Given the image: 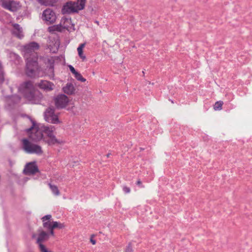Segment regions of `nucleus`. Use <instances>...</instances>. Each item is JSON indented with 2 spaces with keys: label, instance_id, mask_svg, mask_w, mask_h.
Returning a JSON list of instances; mask_svg holds the SVG:
<instances>
[{
  "label": "nucleus",
  "instance_id": "obj_29",
  "mask_svg": "<svg viewBox=\"0 0 252 252\" xmlns=\"http://www.w3.org/2000/svg\"><path fill=\"white\" fill-rule=\"evenodd\" d=\"M52 218L51 215H46L41 218L43 222H46L47 221H50Z\"/></svg>",
  "mask_w": 252,
  "mask_h": 252
},
{
  "label": "nucleus",
  "instance_id": "obj_34",
  "mask_svg": "<svg viewBox=\"0 0 252 252\" xmlns=\"http://www.w3.org/2000/svg\"><path fill=\"white\" fill-rule=\"evenodd\" d=\"M54 229H51L48 230H49V232L48 233L49 234V235H51L52 236H54Z\"/></svg>",
  "mask_w": 252,
  "mask_h": 252
},
{
  "label": "nucleus",
  "instance_id": "obj_3",
  "mask_svg": "<svg viewBox=\"0 0 252 252\" xmlns=\"http://www.w3.org/2000/svg\"><path fill=\"white\" fill-rule=\"evenodd\" d=\"M32 126L26 129V131L29 133V138L34 142H38L40 140L43 141L44 136L43 131L39 129V126L36 122L30 118Z\"/></svg>",
  "mask_w": 252,
  "mask_h": 252
},
{
  "label": "nucleus",
  "instance_id": "obj_26",
  "mask_svg": "<svg viewBox=\"0 0 252 252\" xmlns=\"http://www.w3.org/2000/svg\"><path fill=\"white\" fill-rule=\"evenodd\" d=\"M65 225L63 223H61L58 221H54V229L55 228H59V229H63L64 228Z\"/></svg>",
  "mask_w": 252,
  "mask_h": 252
},
{
  "label": "nucleus",
  "instance_id": "obj_5",
  "mask_svg": "<svg viewBox=\"0 0 252 252\" xmlns=\"http://www.w3.org/2000/svg\"><path fill=\"white\" fill-rule=\"evenodd\" d=\"M38 69L37 58H28L26 60V73L28 76L33 77Z\"/></svg>",
  "mask_w": 252,
  "mask_h": 252
},
{
  "label": "nucleus",
  "instance_id": "obj_6",
  "mask_svg": "<svg viewBox=\"0 0 252 252\" xmlns=\"http://www.w3.org/2000/svg\"><path fill=\"white\" fill-rule=\"evenodd\" d=\"M56 108L57 109L65 108L69 103V100L65 94H59L54 99Z\"/></svg>",
  "mask_w": 252,
  "mask_h": 252
},
{
  "label": "nucleus",
  "instance_id": "obj_2",
  "mask_svg": "<svg viewBox=\"0 0 252 252\" xmlns=\"http://www.w3.org/2000/svg\"><path fill=\"white\" fill-rule=\"evenodd\" d=\"M86 0H78L77 2L69 1L66 2L62 9L63 14L77 13L84 9Z\"/></svg>",
  "mask_w": 252,
  "mask_h": 252
},
{
  "label": "nucleus",
  "instance_id": "obj_1",
  "mask_svg": "<svg viewBox=\"0 0 252 252\" xmlns=\"http://www.w3.org/2000/svg\"><path fill=\"white\" fill-rule=\"evenodd\" d=\"M19 90L23 96L32 104H40L43 98L41 93L35 92L34 86L31 81L21 83Z\"/></svg>",
  "mask_w": 252,
  "mask_h": 252
},
{
  "label": "nucleus",
  "instance_id": "obj_36",
  "mask_svg": "<svg viewBox=\"0 0 252 252\" xmlns=\"http://www.w3.org/2000/svg\"><path fill=\"white\" fill-rule=\"evenodd\" d=\"M90 242L93 245H95L96 244L95 240L93 239L92 238L90 239Z\"/></svg>",
  "mask_w": 252,
  "mask_h": 252
},
{
  "label": "nucleus",
  "instance_id": "obj_40",
  "mask_svg": "<svg viewBox=\"0 0 252 252\" xmlns=\"http://www.w3.org/2000/svg\"><path fill=\"white\" fill-rule=\"evenodd\" d=\"M169 100L172 103H174V101L172 100L169 99Z\"/></svg>",
  "mask_w": 252,
  "mask_h": 252
},
{
  "label": "nucleus",
  "instance_id": "obj_20",
  "mask_svg": "<svg viewBox=\"0 0 252 252\" xmlns=\"http://www.w3.org/2000/svg\"><path fill=\"white\" fill-rule=\"evenodd\" d=\"M73 75L75 79L79 81L85 82L86 81V79L78 71H77Z\"/></svg>",
  "mask_w": 252,
  "mask_h": 252
},
{
  "label": "nucleus",
  "instance_id": "obj_42",
  "mask_svg": "<svg viewBox=\"0 0 252 252\" xmlns=\"http://www.w3.org/2000/svg\"><path fill=\"white\" fill-rule=\"evenodd\" d=\"M27 252H32V251H28Z\"/></svg>",
  "mask_w": 252,
  "mask_h": 252
},
{
  "label": "nucleus",
  "instance_id": "obj_11",
  "mask_svg": "<svg viewBox=\"0 0 252 252\" xmlns=\"http://www.w3.org/2000/svg\"><path fill=\"white\" fill-rule=\"evenodd\" d=\"M38 86L41 89L49 92L54 89V84L48 81L41 80L38 83Z\"/></svg>",
  "mask_w": 252,
  "mask_h": 252
},
{
  "label": "nucleus",
  "instance_id": "obj_22",
  "mask_svg": "<svg viewBox=\"0 0 252 252\" xmlns=\"http://www.w3.org/2000/svg\"><path fill=\"white\" fill-rule=\"evenodd\" d=\"M40 2L45 5L53 6L55 2V0H39Z\"/></svg>",
  "mask_w": 252,
  "mask_h": 252
},
{
  "label": "nucleus",
  "instance_id": "obj_13",
  "mask_svg": "<svg viewBox=\"0 0 252 252\" xmlns=\"http://www.w3.org/2000/svg\"><path fill=\"white\" fill-rule=\"evenodd\" d=\"M63 91L68 95H73L75 93L76 89L71 83H67L65 86L62 88Z\"/></svg>",
  "mask_w": 252,
  "mask_h": 252
},
{
  "label": "nucleus",
  "instance_id": "obj_16",
  "mask_svg": "<svg viewBox=\"0 0 252 252\" xmlns=\"http://www.w3.org/2000/svg\"><path fill=\"white\" fill-rule=\"evenodd\" d=\"M64 29V27L62 26L61 24L50 26L48 28V31L50 32H61Z\"/></svg>",
  "mask_w": 252,
  "mask_h": 252
},
{
  "label": "nucleus",
  "instance_id": "obj_43",
  "mask_svg": "<svg viewBox=\"0 0 252 252\" xmlns=\"http://www.w3.org/2000/svg\"><path fill=\"white\" fill-rule=\"evenodd\" d=\"M142 73H143V74H144V73H145L144 71H142Z\"/></svg>",
  "mask_w": 252,
  "mask_h": 252
},
{
  "label": "nucleus",
  "instance_id": "obj_12",
  "mask_svg": "<svg viewBox=\"0 0 252 252\" xmlns=\"http://www.w3.org/2000/svg\"><path fill=\"white\" fill-rule=\"evenodd\" d=\"M13 27V34L19 39H22L24 37V34L22 28L20 27V25L16 23L14 25Z\"/></svg>",
  "mask_w": 252,
  "mask_h": 252
},
{
  "label": "nucleus",
  "instance_id": "obj_8",
  "mask_svg": "<svg viewBox=\"0 0 252 252\" xmlns=\"http://www.w3.org/2000/svg\"><path fill=\"white\" fill-rule=\"evenodd\" d=\"M43 142L49 146L62 145L64 143L62 139H57L54 134L45 135L43 138Z\"/></svg>",
  "mask_w": 252,
  "mask_h": 252
},
{
  "label": "nucleus",
  "instance_id": "obj_7",
  "mask_svg": "<svg viewBox=\"0 0 252 252\" xmlns=\"http://www.w3.org/2000/svg\"><path fill=\"white\" fill-rule=\"evenodd\" d=\"M38 172L39 170L35 161L27 163L23 170V173L26 175H34Z\"/></svg>",
  "mask_w": 252,
  "mask_h": 252
},
{
  "label": "nucleus",
  "instance_id": "obj_37",
  "mask_svg": "<svg viewBox=\"0 0 252 252\" xmlns=\"http://www.w3.org/2000/svg\"><path fill=\"white\" fill-rule=\"evenodd\" d=\"M53 63H54V61H53L52 63H50V67L53 68V66H54Z\"/></svg>",
  "mask_w": 252,
  "mask_h": 252
},
{
  "label": "nucleus",
  "instance_id": "obj_18",
  "mask_svg": "<svg viewBox=\"0 0 252 252\" xmlns=\"http://www.w3.org/2000/svg\"><path fill=\"white\" fill-rule=\"evenodd\" d=\"M43 226L45 229L47 230L54 229V221L52 222L50 221L44 222H43Z\"/></svg>",
  "mask_w": 252,
  "mask_h": 252
},
{
  "label": "nucleus",
  "instance_id": "obj_21",
  "mask_svg": "<svg viewBox=\"0 0 252 252\" xmlns=\"http://www.w3.org/2000/svg\"><path fill=\"white\" fill-rule=\"evenodd\" d=\"M50 121L52 124H58L60 123L58 116L55 114L50 117Z\"/></svg>",
  "mask_w": 252,
  "mask_h": 252
},
{
  "label": "nucleus",
  "instance_id": "obj_32",
  "mask_svg": "<svg viewBox=\"0 0 252 252\" xmlns=\"http://www.w3.org/2000/svg\"><path fill=\"white\" fill-rule=\"evenodd\" d=\"M68 67L70 71L74 75L77 71L75 70L74 67L72 65H68Z\"/></svg>",
  "mask_w": 252,
  "mask_h": 252
},
{
  "label": "nucleus",
  "instance_id": "obj_25",
  "mask_svg": "<svg viewBox=\"0 0 252 252\" xmlns=\"http://www.w3.org/2000/svg\"><path fill=\"white\" fill-rule=\"evenodd\" d=\"M12 2H13V1H11V0H9L8 2H6V3L3 4L4 7L10 11H13L14 10L12 9Z\"/></svg>",
  "mask_w": 252,
  "mask_h": 252
},
{
  "label": "nucleus",
  "instance_id": "obj_39",
  "mask_svg": "<svg viewBox=\"0 0 252 252\" xmlns=\"http://www.w3.org/2000/svg\"><path fill=\"white\" fill-rule=\"evenodd\" d=\"M110 155H111V153H108V154H107L106 155V156L107 158H109V157H110Z\"/></svg>",
  "mask_w": 252,
  "mask_h": 252
},
{
  "label": "nucleus",
  "instance_id": "obj_24",
  "mask_svg": "<svg viewBox=\"0 0 252 252\" xmlns=\"http://www.w3.org/2000/svg\"><path fill=\"white\" fill-rule=\"evenodd\" d=\"M54 46H55V48H53L51 45H50V47H49L50 51L53 53H56L58 52L59 46H60V43L56 42L55 44H54Z\"/></svg>",
  "mask_w": 252,
  "mask_h": 252
},
{
  "label": "nucleus",
  "instance_id": "obj_31",
  "mask_svg": "<svg viewBox=\"0 0 252 252\" xmlns=\"http://www.w3.org/2000/svg\"><path fill=\"white\" fill-rule=\"evenodd\" d=\"M123 190L125 193H128L130 191V189L127 186H124L123 187Z\"/></svg>",
  "mask_w": 252,
  "mask_h": 252
},
{
  "label": "nucleus",
  "instance_id": "obj_30",
  "mask_svg": "<svg viewBox=\"0 0 252 252\" xmlns=\"http://www.w3.org/2000/svg\"><path fill=\"white\" fill-rule=\"evenodd\" d=\"M83 49H79L77 48V51L78 53V56L80 58L83 59V60L86 59V56L83 55Z\"/></svg>",
  "mask_w": 252,
  "mask_h": 252
},
{
  "label": "nucleus",
  "instance_id": "obj_35",
  "mask_svg": "<svg viewBox=\"0 0 252 252\" xmlns=\"http://www.w3.org/2000/svg\"><path fill=\"white\" fill-rule=\"evenodd\" d=\"M85 45V43H82L77 48L79 49H83V48L84 47Z\"/></svg>",
  "mask_w": 252,
  "mask_h": 252
},
{
  "label": "nucleus",
  "instance_id": "obj_23",
  "mask_svg": "<svg viewBox=\"0 0 252 252\" xmlns=\"http://www.w3.org/2000/svg\"><path fill=\"white\" fill-rule=\"evenodd\" d=\"M223 103L222 101H218L215 102L214 105L215 110H220L222 109V106Z\"/></svg>",
  "mask_w": 252,
  "mask_h": 252
},
{
  "label": "nucleus",
  "instance_id": "obj_4",
  "mask_svg": "<svg viewBox=\"0 0 252 252\" xmlns=\"http://www.w3.org/2000/svg\"><path fill=\"white\" fill-rule=\"evenodd\" d=\"M22 148L28 154L41 155L43 153L41 147L32 143L28 139L24 138L22 140Z\"/></svg>",
  "mask_w": 252,
  "mask_h": 252
},
{
  "label": "nucleus",
  "instance_id": "obj_28",
  "mask_svg": "<svg viewBox=\"0 0 252 252\" xmlns=\"http://www.w3.org/2000/svg\"><path fill=\"white\" fill-rule=\"evenodd\" d=\"M133 250L131 242H129L126 246L125 252H133Z\"/></svg>",
  "mask_w": 252,
  "mask_h": 252
},
{
  "label": "nucleus",
  "instance_id": "obj_27",
  "mask_svg": "<svg viewBox=\"0 0 252 252\" xmlns=\"http://www.w3.org/2000/svg\"><path fill=\"white\" fill-rule=\"evenodd\" d=\"M39 246V248L41 251V252H51L49 251L48 249L46 248L44 245L43 244H37Z\"/></svg>",
  "mask_w": 252,
  "mask_h": 252
},
{
  "label": "nucleus",
  "instance_id": "obj_41",
  "mask_svg": "<svg viewBox=\"0 0 252 252\" xmlns=\"http://www.w3.org/2000/svg\"><path fill=\"white\" fill-rule=\"evenodd\" d=\"M48 62H49V63H50V62H51V61L50 59H48Z\"/></svg>",
  "mask_w": 252,
  "mask_h": 252
},
{
  "label": "nucleus",
  "instance_id": "obj_15",
  "mask_svg": "<svg viewBox=\"0 0 252 252\" xmlns=\"http://www.w3.org/2000/svg\"><path fill=\"white\" fill-rule=\"evenodd\" d=\"M55 114V109L54 108H47L44 113V119L46 121L50 122V117Z\"/></svg>",
  "mask_w": 252,
  "mask_h": 252
},
{
  "label": "nucleus",
  "instance_id": "obj_19",
  "mask_svg": "<svg viewBox=\"0 0 252 252\" xmlns=\"http://www.w3.org/2000/svg\"><path fill=\"white\" fill-rule=\"evenodd\" d=\"M53 126H44L43 127V129L42 130L43 132H44L46 135H53Z\"/></svg>",
  "mask_w": 252,
  "mask_h": 252
},
{
  "label": "nucleus",
  "instance_id": "obj_9",
  "mask_svg": "<svg viewBox=\"0 0 252 252\" xmlns=\"http://www.w3.org/2000/svg\"><path fill=\"white\" fill-rule=\"evenodd\" d=\"M42 19L49 24H52L56 21L57 16L55 12L52 9L47 8L43 12Z\"/></svg>",
  "mask_w": 252,
  "mask_h": 252
},
{
  "label": "nucleus",
  "instance_id": "obj_14",
  "mask_svg": "<svg viewBox=\"0 0 252 252\" xmlns=\"http://www.w3.org/2000/svg\"><path fill=\"white\" fill-rule=\"evenodd\" d=\"M49 238V234L44 231H41L38 234L37 239L36 240L37 244H42V243L47 240Z\"/></svg>",
  "mask_w": 252,
  "mask_h": 252
},
{
  "label": "nucleus",
  "instance_id": "obj_10",
  "mask_svg": "<svg viewBox=\"0 0 252 252\" xmlns=\"http://www.w3.org/2000/svg\"><path fill=\"white\" fill-rule=\"evenodd\" d=\"M39 48V45L35 41H32L24 46L23 49L25 53L30 54L37 51Z\"/></svg>",
  "mask_w": 252,
  "mask_h": 252
},
{
  "label": "nucleus",
  "instance_id": "obj_17",
  "mask_svg": "<svg viewBox=\"0 0 252 252\" xmlns=\"http://www.w3.org/2000/svg\"><path fill=\"white\" fill-rule=\"evenodd\" d=\"M49 186L52 192V193L55 196H58L60 194V192L58 189V187L56 185H52L51 183L49 184Z\"/></svg>",
  "mask_w": 252,
  "mask_h": 252
},
{
  "label": "nucleus",
  "instance_id": "obj_33",
  "mask_svg": "<svg viewBox=\"0 0 252 252\" xmlns=\"http://www.w3.org/2000/svg\"><path fill=\"white\" fill-rule=\"evenodd\" d=\"M136 184L137 185L139 186L141 188L144 187V186L142 185V182L140 180H138Z\"/></svg>",
  "mask_w": 252,
  "mask_h": 252
},
{
  "label": "nucleus",
  "instance_id": "obj_38",
  "mask_svg": "<svg viewBox=\"0 0 252 252\" xmlns=\"http://www.w3.org/2000/svg\"><path fill=\"white\" fill-rule=\"evenodd\" d=\"M9 164L10 165V166H12V161L11 160H9Z\"/></svg>",
  "mask_w": 252,
  "mask_h": 252
}]
</instances>
